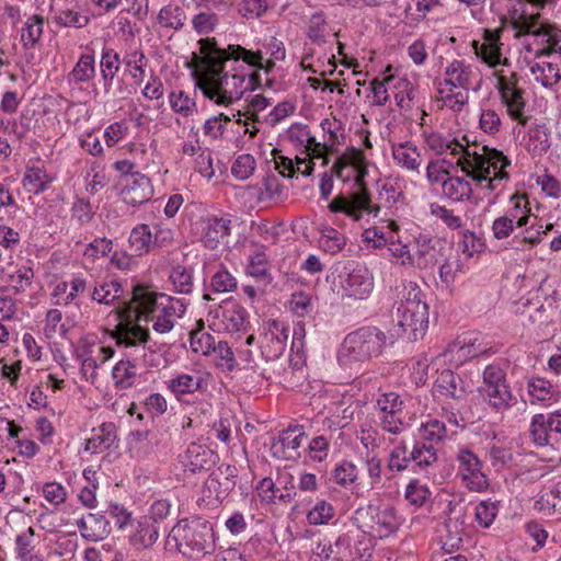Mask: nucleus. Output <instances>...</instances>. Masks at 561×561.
I'll list each match as a JSON object with an SVG mask.
<instances>
[{"mask_svg": "<svg viewBox=\"0 0 561 561\" xmlns=\"http://www.w3.org/2000/svg\"><path fill=\"white\" fill-rule=\"evenodd\" d=\"M319 247L327 253L336 254L346 245V237L333 227L321 230Z\"/></svg>", "mask_w": 561, "mask_h": 561, "instance_id": "obj_46", "label": "nucleus"}, {"mask_svg": "<svg viewBox=\"0 0 561 561\" xmlns=\"http://www.w3.org/2000/svg\"><path fill=\"white\" fill-rule=\"evenodd\" d=\"M215 337L203 330L194 331L191 333V346L194 352H202L203 354H209L215 350L216 344Z\"/></svg>", "mask_w": 561, "mask_h": 561, "instance_id": "obj_63", "label": "nucleus"}, {"mask_svg": "<svg viewBox=\"0 0 561 561\" xmlns=\"http://www.w3.org/2000/svg\"><path fill=\"white\" fill-rule=\"evenodd\" d=\"M238 481V469L234 466L222 463L217 467L206 479L203 486V493L207 497H214L222 503L231 491L236 488Z\"/></svg>", "mask_w": 561, "mask_h": 561, "instance_id": "obj_11", "label": "nucleus"}, {"mask_svg": "<svg viewBox=\"0 0 561 561\" xmlns=\"http://www.w3.org/2000/svg\"><path fill=\"white\" fill-rule=\"evenodd\" d=\"M334 517V507L327 501L317 502L312 510L307 514V520L310 525H324Z\"/></svg>", "mask_w": 561, "mask_h": 561, "instance_id": "obj_55", "label": "nucleus"}, {"mask_svg": "<svg viewBox=\"0 0 561 561\" xmlns=\"http://www.w3.org/2000/svg\"><path fill=\"white\" fill-rule=\"evenodd\" d=\"M440 256V251L435 247L433 240L421 237L416 241V250L412 256H407V260H403L401 264L416 266L420 270H431L438 264Z\"/></svg>", "mask_w": 561, "mask_h": 561, "instance_id": "obj_18", "label": "nucleus"}, {"mask_svg": "<svg viewBox=\"0 0 561 561\" xmlns=\"http://www.w3.org/2000/svg\"><path fill=\"white\" fill-rule=\"evenodd\" d=\"M425 141L428 148L437 154H443L449 150L454 156L462 153L461 158H467L466 150L468 149L462 147V142L457 138H449L439 133H431L426 136Z\"/></svg>", "mask_w": 561, "mask_h": 561, "instance_id": "obj_37", "label": "nucleus"}, {"mask_svg": "<svg viewBox=\"0 0 561 561\" xmlns=\"http://www.w3.org/2000/svg\"><path fill=\"white\" fill-rule=\"evenodd\" d=\"M217 458V454L207 446L192 443L188 445L182 462L187 470L195 473L209 470L216 463Z\"/></svg>", "mask_w": 561, "mask_h": 561, "instance_id": "obj_21", "label": "nucleus"}, {"mask_svg": "<svg viewBox=\"0 0 561 561\" xmlns=\"http://www.w3.org/2000/svg\"><path fill=\"white\" fill-rule=\"evenodd\" d=\"M89 21L88 15L71 9L60 10L55 16L56 24L62 27L82 28L88 25Z\"/></svg>", "mask_w": 561, "mask_h": 561, "instance_id": "obj_54", "label": "nucleus"}, {"mask_svg": "<svg viewBox=\"0 0 561 561\" xmlns=\"http://www.w3.org/2000/svg\"><path fill=\"white\" fill-rule=\"evenodd\" d=\"M348 546V538L346 536H339L334 543L331 540H320L317 542L316 548L312 550L313 556L319 558L320 561H329L330 559H334L336 561H342V548Z\"/></svg>", "mask_w": 561, "mask_h": 561, "instance_id": "obj_40", "label": "nucleus"}, {"mask_svg": "<svg viewBox=\"0 0 561 561\" xmlns=\"http://www.w3.org/2000/svg\"><path fill=\"white\" fill-rule=\"evenodd\" d=\"M159 538V526L149 517L136 520L135 530L129 536L130 545L137 550L150 548Z\"/></svg>", "mask_w": 561, "mask_h": 561, "instance_id": "obj_26", "label": "nucleus"}, {"mask_svg": "<svg viewBox=\"0 0 561 561\" xmlns=\"http://www.w3.org/2000/svg\"><path fill=\"white\" fill-rule=\"evenodd\" d=\"M194 270L190 265L176 264L172 266L169 278L174 289L180 294L188 295L193 291Z\"/></svg>", "mask_w": 561, "mask_h": 561, "instance_id": "obj_43", "label": "nucleus"}, {"mask_svg": "<svg viewBox=\"0 0 561 561\" xmlns=\"http://www.w3.org/2000/svg\"><path fill=\"white\" fill-rule=\"evenodd\" d=\"M459 476L465 486L472 492L485 491L489 480L482 472V462L470 449L463 448L457 455Z\"/></svg>", "mask_w": 561, "mask_h": 561, "instance_id": "obj_13", "label": "nucleus"}, {"mask_svg": "<svg viewBox=\"0 0 561 561\" xmlns=\"http://www.w3.org/2000/svg\"><path fill=\"white\" fill-rule=\"evenodd\" d=\"M540 13L525 14L522 15L520 20L517 23V27H514L515 38H520L525 35H534L536 37V33L541 30L546 23L540 22Z\"/></svg>", "mask_w": 561, "mask_h": 561, "instance_id": "obj_52", "label": "nucleus"}, {"mask_svg": "<svg viewBox=\"0 0 561 561\" xmlns=\"http://www.w3.org/2000/svg\"><path fill=\"white\" fill-rule=\"evenodd\" d=\"M324 31V14L322 12H317L312 14L308 25L307 37L314 44H323L325 43Z\"/></svg>", "mask_w": 561, "mask_h": 561, "instance_id": "obj_60", "label": "nucleus"}, {"mask_svg": "<svg viewBox=\"0 0 561 561\" xmlns=\"http://www.w3.org/2000/svg\"><path fill=\"white\" fill-rule=\"evenodd\" d=\"M528 433L530 440L537 447L557 446L556 440H553V425L550 412L534 414Z\"/></svg>", "mask_w": 561, "mask_h": 561, "instance_id": "obj_22", "label": "nucleus"}, {"mask_svg": "<svg viewBox=\"0 0 561 561\" xmlns=\"http://www.w3.org/2000/svg\"><path fill=\"white\" fill-rule=\"evenodd\" d=\"M153 194L151 181L146 175H138L126 180L121 191L123 201L130 206H139L148 202Z\"/></svg>", "mask_w": 561, "mask_h": 561, "instance_id": "obj_20", "label": "nucleus"}, {"mask_svg": "<svg viewBox=\"0 0 561 561\" xmlns=\"http://www.w3.org/2000/svg\"><path fill=\"white\" fill-rule=\"evenodd\" d=\"M396 320L401 331L398 335L405 336L410 341L423 337L428 327V306L421 299L419 288H413L405 301L399 305Z\"/></svg>", "mask_w": 561, "mask_h": 561, "instance_id": "obj_7", "label": "nucleus"}, {"mask_svg": "<svg viewBox=\"0 0 561 561\" xmlns=\"http://www.w3.org/2000/svg\"><path fill=\"white\" fill-rule=\"evenodd\" d=\"M535 508L546 516L561 514V478L546 484L537 500Z\"/></svg>", "mask_w": 561, "mask_h": 561, "instance_id": "obj_24", "label": "nucleus"}, {"mask_svg": "<svg viewBox=\"0 0 561 561\" xmlns=\"http://www.w3.org/2000/svg\"><path fill=\"white\" fill-rule=\"evenodd\" d=\"M157 20L163 27L179 31L184 26L185 13L179 5L169 4L160 9Z\"/></svg>", "mask_w": 561, "mask_h": 561, "instance_id": "obj_49", "label": "nucleus"}, {"mask_svg": "<svg viewBox=\"0 0 561 561\" xmlns=\"http://www.w3.org/2000/svg\"><path fill=\"white\" fill-rule=\"evenodd\" d=\"M471 67L466 65L463 60H454L445 70L446 79L442 84L450 85L451 88H462L468 90L470 88Z\"/></svg>", "mask_w": 561, "mask_h": 561, "instance_id": "obj_36", "label": "nucleus"}, {"mask_svg": "<svg viewBox=\"0 0 561 561\" xmlns=\"http://www.w3.org/2000/svg\"><path fill=\"white\" fill-rule=\"evenodd\" d=\"M203 382L197 374H179L167 381V388L176 397L196 392Z\"/></svg>", "mask_w": 561, "mask_h": 561, "instance_id": "obj_38", "label": "nucleus"}, {"mask_svg": "<svg viewBox=\"0 0 561 561\" xmlns=\"http://www.w3.org/2000/svg\"><path fill=\"white\" fill-rule=\"evenodd\" d=\"M206 57L204 60L208 65L205 78L199 82L198 89L203 92L204 96L214 101L217 105L228 106L236 101H239L245 88V72H239L233 68L234 73L226 70V64L215 65L211 60L216 56L204 51Z\"/></svg>", "mask_w": 561, "mask_h": 561, "instance_id": "obj_3", "label": "nucleus"}, {"mask_svg": "<svg viewBox=\"0 0 561 561\" xmlns=\"http://www.w3.org/2000/svg\"><path fill=\"white\" fill-rule=\"evenodd\" d=\"M306 437L302 426L288 427L280 432L271 445L272 456L280 460H296L300 457V446Z\"/></svg>", "mask_w": 561, "mask_h": 561, "instance_id": "obj_14", "label": "nucleus"}, {"mask_svg": "<svg viewBox=\"0 0 561 561\" xmlns=\"http://www.w3.org/2000/svg\"><path fill=\"white\" fill-rule=\"evenodd\" d=\"M202 45L204 51L216 56V59L211 60L215 65L241 60L251 68L256 69L261 67V60H263V53L261 50L247 49L239 44H230L226 48H221L215 37H206Z\"/></svg>", "mask_w": 561, "mask_h": 561, "instance_id": "obj_10", "label": "nucleus"}, {"mask_svg": "<svg viewBox=\"0 0 561 561\" xmlns=\"http://www.w3.org/2000/svg\"><path fill=\"white\" fill-rule=\"evenodd\" d=\"M45 20L39 14L31 15L21 30V43L25 49L34 48L41 41Z\"/></svg>", "mask_w": 561, "mask_h": 561, "instance_id": "obj_39", "label": "nucleus"}, {"mask_svg": "<svg viewBox=\"0 0 561 561\" xmlns=\"http://www.w3.org/2000/svg\"><path fill=\"white\" fill-rule=\"evenodd\" d=\"M530 71L535 76L536 81L546 88L553 87L561 79L558 65L552 62H536L530 67Z\"/></svg>", "mask_w": 561, "mask_h": 561, "instance_id": "obj_47", "label": "nucleus"}, {"mask_svg": "<svg viewBox=\"0 0 561 561\" xmlns=\"http://www.w3.org/2000/svg\"><path fill=\"white\" fill-rule=\"evenodd\" d=\"M213 525L201 517L179 522L165 540L167 549H175L186 558H198L215 548Z\"/></svg>", "mask_w": 561, "mask_h": 561, "instance_id": "obj_5", "label": "nucleus"}, {"mask_svg": "<svg viewBox=\"0 0 561 561\" xmlns=\"http://www.w3.org/2000/svg\"><path fill=\"white\" fill-rule=\"evenodd\" d=\"M119 55L112 48H104L100 60L101 78L103 89L108 94L113 87V81L119 70Z\"/></svg>", "mask_w": 561, "mask_h": 561, "instance_id": "obj_33", "label": "nucleus"}, {"mask_svg": "<svg viewBox=\"0 0 561 561\" xmlns=\"http://www.w3.org/2000/svg\"><path fill=\"white\" fill-rule=\"evenodd\" d=\"M116 425L112 422L103 423L92 430V436L87 439L85 450L92 454L110 449L116 442Z\"/></svg>", "mask_w": 561, "mask_h": 561, "instance_id": "obj_27", "label": "nucleus"}, {"mask_svg": "<svg viewBox=\"0 0 561 561\" xmlns=\"http://www.w3.org/2000/svg\"><path fill=\"white\" fill-rule=\"evenodd\" d=\"M499 93L510 117L519 125L526 126L529 117L524 114L526 107L525 91L520 88L508 87L503 79H500Z\"/></svg>", "mask_w": 561, "mask_h": 561, "instance_id": "obj_17", "label": "nucleus"}, {"mask_svg": "<svg viewBox=\"0 0 561 561\" xmlns=\"http://www.w3.org/2000/svg\"><path fill=\"white\" fill-rule=\"evenodd\" d=\"M125 350L124 358L116 363L112 370L115 386L119 389H127L134 385L137 377L138 362L146 356V350H144V353L136 352L134 348Z\"/></svg>", "mask_w": 561, "mask_h": 561, "instance_id": "obj_16", "label": "nucleus"}, {"mask_svg": "<svg viewBox=\"0 0 561 561\" xmlns=\"http://www.w3.org/2000/svg\"><path fill=\"white\" fill-rule=\"evenodd\" d=\"M35 536V529L30 526L26 529L19 533L15 537V553L18 559L22 561L26 557L34 553L35 546L33 543Z\"/></svg>", "mask_w": 561, "mask_h": 561, "instance_id": "obj_53", "label": "nucleus"}, {"mask_svg": "<svg viewBox=\"0 0 561 561\" xmlns=\"http://www.w3.org/2000/svg\"><path fill=\"white\" fill-rule=\"evenodd\" d=\"M94 57L90 54L81 55L69 77L75 83L87 82L94 77Z\"/></svg>", "mask_w": 561, "mask_h": 561, "instance_id": "obj_50", "label": "nucleus"}, {"mask_svg": "<svg viewBox=\"0 0 561 561\" xmlns=\"http://www.w3.org/2000/svg\"><path fill=\"white\" fill-rule=\"evenodd\" d=\"M344 294L356 299L367 298L374 289V278L369 270L355 261H348L339 272Z\"/></svg>", "mask_w": 561, "mask_h": 561, "instance_id": "obj_9", "label": "nucleus"}, {"mask_svg": "<svg viewBox=\"0 0 561 561\" xmlns=\"http://www.w3.org/2000/svg\"><path fill=\"white\" fill-rule=\"evenodd\" d=\"M169 101L171 108L174 112L182 114L183 116H190L196 106L194 99H191L183 91H180L178 93L171 92Z\"/></svg>", "mask_w": 561, "mask_h": 561, "instance_id": "obj_59", "label": "nucleus"}, {"mask_svg": "<svg viewBox=\"0 0 561 561\" xmlns=\"http://www.w3.org/2000/svg\"><path fill=\"white\" fill-rule=\"evenodd\" d=\"M412 462L430 474V468L437 461V451L433 445L415 440L411 450Z\"/></svg>", "mask_w": 561, "mask_h": 561, "instance_id": "obj_42", "label": "nucleus"}, {"mask_svg": "<svg viewBox=\"0 0 561 561\" xmlns=\"http://www.w3.org/2000/svg\"><path fill=\"white\" fill-rule=\"evenodd\" d=\"M152 248V231L146 224L134 227L128 238V250L131 255L141 256Z\"/></svg>", "mask_w": 561, "mask_h": 561, "instance_id": "obj_35", "label": "nucleus"}, {"mask_svg": "<svg viewBox=\"0 0 561 561\" xmlns=\"http://www.w3.org/2000/svg\"><path fill=\"white\" fill-rule=\"evenodd\" d=\"M255 159L250 153L240 154L231 167V173L239 180L249 179L255 170Z\"/></svg>", "mask_w": 561, "mask_h": 561, "instance_id": "obj_57", "label": "nucleus"}, {"mask_svg": "<svg viewBox=\"0 0 561 561\" xmlns=\"http://www.w3.org/2000/svg\"><path fill=\"white\" fill-rule=\"evenodd\" d=\"M186 311V304L165 294L149 290L141 284L133 287V297L124 301L118 310L119 322L111 336L116 345L123 348H134L136 352L146 350L150 332L139 322L153 321L152 329L157 333H168L174 328L175 319Z\"/></svg>", "mask_w": 561, "mask_h": 561, "instance_id": "obj_1", "label": "nucleus"}, {"mask_svg": "<svg viewBox=\"0 0 561 561\" xmlns=\"http://www.w3.org/2000/svg\"><path fill=\"white\" fill-rule=\"evenodd\" d=\"M387 343L383 331L365 325L350 332L343 340L337 359L342 366L364 363L381 355Z\"/></svg>", "mask_w": 561, "mask_h": 561, "instance_id": "obj_6", "label": "nucleus"}, {"mask_svg": "<svg viewBox=\"0 0 561 561\" xmlns=\"http://www.w3.org/2000/svg\"><path fill=\"white\" fill-rule=\"evenodd\" d=\"M527 392L530 397V404L557 402L560 397L557 386L541 377H531L527 380Z\"/></svg>", "mask_w": 561, "mask_h": 561, "instance_id": "obj_29", "label": "nucleus"}, {"mask_svg": "<svg viewBox=\"0 0 561 561\" xmlns=\"http://www.w3.org/2000/svg\"><path fill=\"white\" fill-rule=\"evenodd\" d=\"M289 328L278 320H268L264 323L261 336V352L266 360L279 358L287 346Z\"/></svg>", "mask_w": 561, "mask_h": 561, "instance_id": "obj_12", "label": "nucleus"}, {"mask_svg": "<svg viewBox=\"0 0 561 561\" xmlns=\"http://www.w3.org/2000/svg\"><path fill=\"white\" fill-rule=\"evenodd\" d=\"M217 317L220 318L222 329L232 335L236 334L237 337L247 334L250 330V314L243 306L237 302L220 306Z\"/></svg>", "mask_w": 561, "mask_h": 561, "instance_id": "obj_15", "label": "nucleus"}, {"mask_svg": "<svg viewBox=\"0 0 561 561\" xmlns=\"http://www.w3.org/2000/svg\"><path fill=\"white\" fill-rule=\"evenodd\" d=\"M478 391L483 400L496 412L508 410L517 401L516 397L512 393L508 382L490 387H479Z\"/></svg>", "mask_w": 561, "mask_h": 561, "instance_id": "obj_23", "label": "nucleus"}, {"mask_svg": "<svg viewBox=\"0 0 561 561\" xmlns=\"http://www.w3.org/2000/svg\"><path fill=\"white\" fill-rule=\"evenodd\" d=\"M247 272L249 275L259 278V279H267V282H271V278L268 277V261L263 252H256L249 259V265L247 267Z\"/></svg>", "mask_w": 561, "mask_h": 561, "instance_id": "obj_58", "label": "nucleus"}, {"mask_svg": "<svg viewBox=\"0 0 561 561\" xmlns=\"http://www.w3.org/2000/svg\"><path fill=\"white\" fill-rule=\"evenodd\" d=\"M392 156L400 167L409 171L419 172L421 165V153L416 146L409 141L400 142L392 147Z\"/></svg>", "mask_w": 561, "mask_h": 561, "instance_id": "obj_34", "label": "nucleus"}, {"mask_svg": "<svg viewBox=\"0 0 561 561\" xmlns=\"http://www.w3.org/2000/svg\"><path fill=\"white\" fill-rule=\"evenodd\" d=\"M450 351L457 353L460 362H465L485 354L489 348L486 344L479 341L477 334H463L458 336Z\"/></svg>", "mask_w": 561, "mask_h": 561, "instance_id": "obj_31", "label": "nucleus"}, {"mask_svg": "<svg viewBox=\"0 0 561 561\" xmlns=\"http://www.w3.org/2000/svg\"><path fill=\"white\" fill-rule=\"evenodd\" d=\"M461 379L450 369H444L435 380V391L451 399H462L466 396L463 387H458Z\"/></svg>", "mask_w": 561, "mask_h": 561, "instance_id": "obj_32", "label": "nucleus"}, {"mask_svg": "<svg viewBox=\"0 0 561 561\" xmlns=\"http://www.w3.org/2000/svg\"><path fill=\"white\" fill-rule=\"evenodd\" d=\"M446 425L444 422L436 419H431L422 423L417 430V442H423L434 446V443H439L446 436Z\"/></svg>", "mask_w": 561, "mask_h": 561, "instance_id": "obj_45", "label": "nucleus"}, {"mask_svg": "<svg viewBox=\"0 0 561 561\" xmlns=\"http://www.w3.org/2000/svg\"><path fill=\"white\" fill-rule=\"evenodd\" d=\"M77 526L83 537L98 541L104 539L111 533L110 522L102 514H88L77 522Z\"/></svg>", "mask_w": 561, "mask_h": 561, "instance_id": "obj_28", "label": "nucleus"}, {"mask_svg": "<svg viewBox=\"0 0 561 561\" xmlns=\"http://www.w3.org/2000/svg\"><path fill=\"white\" fill-rule=\"evenodd\" d=\"M357 467L348 460H342L335 466L332 472V480L344 488L353 484L357 480Z\"/></svg>", "mask_w": 561, "mask_h": 561, "instance_id": "obj_51", "label": "nucleus"}, {"mask_svg": "<svg viewBox=\"0 0 561 561\" xmlns=\"http://www.w3.org/2000/svg\"><path fill=\"white\" fill-rule=\"evenodd\" d=\"M466 157L459 158L457 165L477 185L486 182L484 188L492 192L496 188L495 181L510 179L505 169L511 165V160L501 150L483 146L482 152L466 150Z\"/></svg>", "mask_w": 561, "mask_h": 561, "instance_id": "obj_4", "label": "nucleus"}, {"mask_svg": "<svg viewBox=\"0 0 561 561\" xmlns=\"http://www.w3.org/2000/svg\"><path fill=\"white\" fill-rule=\"evenodd\" d=\"M354 519L364 533L379 538L388 537L398 528L396 510L389 505L362 506L355 511Z\"/></svg>", "mask_w": 561, "mask_h": 561, "instance_id": "obj_8", "label": "nucleus"}, {"mask_svg": "<svg viewBox=\"0 0 561 561\" xmlns=\"http://www.w3.org/2000/svg\"><path fill=\"white\" fill-rule=\"evenodd\" d=\"M511 201L513 207L510 208L503 216L512 219V225L516 228H523L528 225L530 219L529 208L527 207L528 201L526 196L513 195Z\"/></svg>", "mask_w": 561, "mask_h": 561, "instance_id": "obj_48", "label": "nucleus"}, {"mask_svg": "<svg viewBox=\"0 0 561 561\" xmlns=\"http://www.w3.org/2000/svg\"><path fill=\"white\" fill-rule=\"evenodd\" d=\"M430 210L433 216L439 218L449 229L456 230L462 227L461 218L455 215L451 209H448L438 203H432L430 205Z\"/></svg>", "mask_w": 561, "mask_h": 561, "instance_id": "obj_61", "label": "nucleus"}, {"mask_svg": "<svg viewBox=\"0 0 561 561\" xmlns=\"http://www.w3.org/2000/svg\"><path fill=\"white\" fill-rule=\"evenodd\" d=\"M50 182V176L44 169L38 167L27 168L23 178V185L35 195L45 192Z\"/></svg>", "mask_w": 561, "mask_h": 561, "instance_id": "obj_44", "label": "nucleus"}, {"mask_svg": "<svg viewBox=\"0 0 561 561\" xmlns=\"http://www.w3.org/2000/svg\"><path fill=\"white\" fill-rule=\"evenodd\" d=\"M204 286L205 290L202 298L205 301H209L213 300L210 293L228 294L234 291L238 287V280L234 275L221 264L210 276L209 284L204 283Z\"/></svg>", "mask_w": 561, "mask_h": 561, "instance_id": "obj_25", "label": "nucleus"}, {"mask_svg": "<svg viewBox=\"0 0 561 561\" xmlns=\"http://www.w3.org/2000/svg\"><path fill=\"white\" fill-rule=\"evenodd\" d=\"M229 219L218 217L202 218L199 221L201 241L209 249L215 250L220 241L230 233Z\"/></svg>", "mask_w": 561, "mask_h": 561, "instance_id": "obj_19", "label": "nucleus"}, {"mask_svg": "<svg viewBox=\"0 0 561 561\" xmlns=\"http://www.w3.org/2000/svg\"><path fill=\"white\" fill-rule=\"evenodd\" d=\"M443 196L454 203L470 201L472 197L471 183L462 176L448 175L442 185Z\"/></svg>", "mask_w": 561, "mask_h": 561, "instance_id": "obj_30", "label": "nucleus"}, {"mask_svg": "<svg viewBox=\"0 0 561 561\" xmlns=\"http://www.w3.org/2000/svg\"><path fill=\"white\" fill-rule=\"evenodd\" d=\"M536 37L541 38L547 44L546 47L537 51L536 57L550 56L551 54L561 55V30L556 25L547 23L536 33Z\"/></svg>", "mask_w": 561, "mask_h": 561, "instance_id": "obj_41", "label": "nucleus"}, {"mask_svg": "<svg viewBox=\"0 0 561 561\" xmlns=\"http://www.w3.org/2000/svg\"><path fill=\"white\" fill-rule=\"evenodd\" d=\"M529 138L535 142V150L547 152L550 149V133L545 123L536 124L529 129Z\"/></svg>", "mask_w": 561, "mask_h": 561, "instance_id": "obj_62", "label": "nucleus"}, {"mask_svg": "<svg viewBox=\"0 0 561 561\" xmlns=\"http://www.w3.org/2000/svg\"><path fill=\"white\" fill-rule=\"evenodd\" d=\"M362 153L354 150L351 157L341 156L332 167L336 178L346 182L353 179L352 191L340 193L328 205L333 214H344L354 221H359L367 217H378L380 206L374 204L368 186L365 182L367 170L360 168Z\"/></svg>", "mask_w": 561, "mask_h": 561, "instance_id": "obj_2", "label": "nucleus"}, {"mask_svg": "<svg viewBox=\"0 0 561 561\" xmlns=\"http://www.w3.org/2000/svg\"><path fill=\"white\" fill-rule=\"evenodd\" d=\"M497 505L495 502H492L490 500L488 501H481L477 506H476V513H474V518H476V522L482 526L483 528H489L496 515H497Z\"/></svg>", "mask_w": 561, "mask_h": 561, "instance_id": "obj_56", "label": "nucleus"}, {"mask_svg": "<svg viewBox=\"0 0 561 561\" xmlns=\"http://www.w3.org/2000/svg\"><path fill=\"white\" fill-rule=\"evenodd\" d=\"M290 309L298 317H306L310 314L313 310L312 298L309 294L305 291H296L291 295L290 298Z\"/></svg>", "mask_w": 561, "mask_h": 561, "instance_id": "obj_64", "label": "nucleus"}]
</instances>
